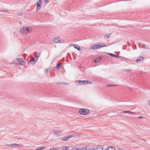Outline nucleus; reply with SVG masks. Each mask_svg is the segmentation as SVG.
I'll list each match as a JSON object with an SVG mask.
<instances>
[{"instance_id": "obj_29", "label": "nucleus", "mask_w": 150, "mask_h": 150, "mask_svg": "<svg viewBox=\"0 0 150 150\" xmlns=\"http://www.w3.org/2000/svg\"><path fill=\"white\" fill-rule=\"evenodd\" d=\"M63 141H66L67 140V138L66 137H64L62 139Z\"/></svg>"}, {"instance_id": "obj_24", "label": "nucleus", "mask_w": 150, "mask_h": 150, "mask_svg": "<svg viewBox=\"0 0 150 150\" xmlns=\"http://www.w3.org/2000/svg\"><path fill=\"white\" fill-rule=\"evenodd\" d=\"M115 86H116V85H115V84H110V85L108 84V85H107V86H110V87H114Z\"/></svg>"}, {"instance_id": "obj_20", "label": "nucleus", "mask_w": 150, "mask_h": 150, "mask_svg": "<svg viewBox=\"0 0 150 150\" xmlns=\"http://www.w3.org/2000/svg\"><path fill=\"white\" fill-rule=\"evenodd\" d=\"M143 47L144 48H146L147 49H149L150 48L149 47L147 46H146V45L143 44Z\"/></svg>"}, {"instance_id": "obj_33", "label": "nucleus", "mask_w": 150, "mask_h": 150, "mask_svg": "<svg viewBox=\"0 0 150 150\" xmlns=\"http://www.w3.org/2000/svg\"><path fill=\"white\" fill-rule=\"evenodd\" d=\"M148 105L150 107V99L148 101Z\"/></svg>"}, {"instance_id": "obj_11", "label": "nucleus", "mask_w": 150, "mask_h": 150, "mask_svg": "<svg viewBox=\"0 0 150 150\" xmlns=\"http://www.w3.org/2000/svg\"><path fill=\"white\" fill-rule=\"evenodd\" d=\"M40 54V53H39V54L38 56H37L35 58H34L33 59H32V60H33V62H36V61L38 60V59H39V57Z\"/></svg>"}, {"instance_id": "obj_19", "label": "nucleus", "mask_w": 150, "mask_h": 150, "mask_svg": "<svg viewBox=\"0 0 150 150\" xmlns=\"http://www.w3.org/2000/svg\"><path fill=\"white\" fill-rule=\"evenodd\" d=\"M61 150H69L68 148L66 146L63 147Z\"/></svg>"}, {"instance_id": "obj_42", "label": "nucleus", "mask_w": 150, "mask_h": 150, "mask_svg": "<svg viewBox=\"0 0 150 150\" xmlns=\"http://www.w3.org/2000/svg\"><path fill=\"white\" fill-rule=\"evenodd\" d=\"M49 0H45L44 1L45 2H47Z\"/></svg>"}, {"instance_id": "obj_18", "label": "nucleus", "mask_w": 150, "mask_h": 150, "mask_svg": "<svg viewBox=\"0 0 150 150\" xmlns=\"http://www.w3.org/2000/svg\"><path fill=\"white\" fill-rule=\"evenodd\" d=\"M102 59L101 57H98L97 59H96L95 60L94 62L95 63H96L100 61Z\"/></svg>"}, {"instance_id": "obj_1", "label": "nucleus", "mask_w": 150, "mask_h": 150, "mask_svg": "<svg viewBox=\"0 0 150 150\" xmlns=\"http://www.w3.org/2000/svg\"><path fill=\"white\" fill-rule=\"evenodd\" d=\"M32 30L31 28L23 27L20 29V32L23 35H26Z\"/></svg>"}, {"instance_id": "obj_39", "label": "nucleus", "mask_w": 150, "mask_h": 150, "mask_svg": "<svg viewBox=\"0 0 150 150\" xmlns=\"http://www.w3.org/2000/svg\"><path fill=\"white\" fill-rule=\"evenodd\" d=\"M18 15L19 16H21L22 15V13H18Z\"/></svg>"}, {"instance_id": "obj_43", "label": "nucleus", "mask_w": 150, "mask_h": 150, "mask_svg": "<svg viewBox=\"0 0 150 150\" xmlns=\"http://www.w3.org/2000/svg\"><path fill=\"white\" fill-rule=\"evenodd\" d=\"M20 65H23V64L22 63H19L18 64Z\"/></svg>"}, {"instance_id": "obj_2", "label": "nucleus", "mask_w": 150, "mask_h": 150, "mask_svg": "<svg viewBox=\"0 0 150 150\" xmlns=\"http://www.w3.org/2000/svg\"><path fill=\"white\" fill-rule=\"evenodd\" d=\"M79 112L80 114L86 115L89 113V111L87 109H80L79 111Z\"/></svg>"}, {"instance_id": "obj_32", "label": "nucleus", "mask_w": 150, "mask_h": 150, "mask_svg": "<svg viewBox=\"0 0 150 150\" xmlns=\"http://www.w3.org/2000/svg\"><path fill=\"white\" fill-rule=\"evenodd\" d=\"M61 65V64H58L57 66V67H56L57 68H59V67Z\"/></svg>"}, {"instance_id": "obj_4", "label": "nucleus", "mask_w": 150, "mask_h": 150, "mask_svg": "<svg viewBox=\"0 0 150 150\" xmlns=\"http://www.w3.org/2000/svg\"><path fill=\"white\" fill-rule=\"evenodd\" d=\"M42 1L43 0H39L37 2V9H36V11H38V9L40 8L42 4Z\"/></svg>"}, {"instance_id": "obj_40", "label": "nucleus", "mask_w": 150, "mask_h": 150, "mask_svg": "<svg viewBox=\"0 0 150 150\" xmlns=\"http://www.w3.org/2000/svg\"><path fill=\"white\" fill-rule=\"evenodd\" d=\"M50 150H57V149H55V148H53L50 149Z\"/></svg>"}, {"instance_id": "obj_36", "label": "nucleus", "mask_w": 150, "mask_h": 150, "mask_svg": "<svg viewBox=\"0 0 150 150\" xmlns=\"http://www.w3.org/2000/svg\"><path fill=\"white\" fill-rule=\"evenodd\" d=\"M101 45V46H102V47H104L105 46V44L103 43H100Z\"/></svg>"}, {"instance_id": "obj_28", "label": "nucleus", "mask_w": 150, "mask_h": 150, "mask_svg": "<svg viewBox=\"0 0 150 150\" xmlns=\"http://www.w3.org/2000/svg\"><path fill=\"white\" fill-rule=\"evenodd\" d=\"M29 63L30 64H32L34 62H33V60H32V59L29 61Z\"/></svg>"}, {"instance_id": "obj_5", "label": "nucleus", "mask_w": 150, "mask_h": 150, "mask_svg": "<svg viewBox=\"0 0 150 150\" xmlns=\"http://www.w3.org/2000/svg\"><path fill=\"white\" fill-rule=\"evenodd\" d=\"M97 44L98 43H96L94 44H93V45H91L90 47V49H97Z\"/></svg>"}, {"instance_id": "obj_12", "label": "nucleus", "mask_w": 150, "mask_h": 150, "mask_svg": "<svg viewBox=\"0 0 150 150\" xmlns=\"http://www.w3.org/2000/svg\"><path fill=\"white\" fill-rule=\"evenodd\" d=\"M107 54L108 55H110L111 56H113L114 57H116L117 58H119V55H116L114 54H112V53H107Z\"/></svg>"}, {"instance_id": "obj_8", "label": "nucleus", "mask_w": 150, "mask_h": 150, "mask_svg": "<svg viewBox=\"0 0 150 150\" xmlns=\"http://www.w3.org/2000/svg\"><path fill=\"white\" fill-rule=\"evenodd\" d=\"M92 83V82L88 81H83V85H86L87 84H91Z\"/></svg>"}, {"instance_id": "obj_7", "label": "nucleus", "mask_w": 150, "mask_h": 150, "mask_svg": "<svg viewBox=\"0 0 150 150\" xmlns=\"http://www.w3.org/2000/svg\"><path fill=\"white\" fill-rule=\"evenodd\" d=\"M143 60H144V58L142 56L140 57H138L137 58V60H136V62H142L143 61Z\"/></svg>"}, {"instance_id": "obj_25", "label": "nucleus", "mask_w": 150, "mask_h": 150, "mask_svg": "<svg viewBox=\"0 0 150 150\" xmlns=\"http://www.w3.org/2000/svg\"><path fill=\"white\" fill-rule=\"evenodd\" d=\"M97 49L100 48L101 47H102V46H101V45L100 44V45H98L97 44Z\"/></svg>"}, {"instance_id": "obj_45", "label": "nucleus", "mask_w": 150, "mask_h": 150, "mask_svg": "<svg viewBox=\"0 0 150 150\" xmlns=\"http://www.w3.org/2000/svg\"><path fill=\"white\" fill-rule=\"evenodd\" d=\"M58 83V84H61L60 82H59Z\"/></svg>"}, {"instance_id": "obj_44", "label": "nucleus", "mask_w": 150, "mask_h": 150, "mask_svg": "<svg viewBox=\"0 0 150 150\" xmlns=\"http://www.w3.org/2000/svg\"><path fill=\"white\" fill-rule=\"evenodd\" d=\"M114 43V42H113V43H111L109 45H111L112 44H113Z\"/></svg>"}, {"instance_id": "obj_13", "label": "nucleus", "mask_w": 150, "mask_h": 150, "mask_svg": "<svg viewBox=\"0 0 150 150\" xmlns=\"http://www.w3.org/2000/svg\"><path fill=\"white\" fill-rule=\"evenodd\" d=\"M111 34V33H107L104 35V37L105 39L108 38Z\"/></svg>"}, {"instance_id": "obj_46", "label": "nucleus", "mask_w": 150, "mask_h": 150, "mask_svg": "<svg viewBox=\"0 0 150 150\" xmlns=\"http://www.w3.org/2000/svg\"><path fill=\"white\" fill-rule=\"evenodd\" d=\"M129 89L130 91H132V90L131 89Z\"/></svg>"}, {"instance_id": "obj_38", "label": "nucleus", "mask_w": 150, "mask_h": 150, "mask_svg": "<svg viewBox=\"0 0 150 150\" xmlns=\"http://www.w3.org/2000/svg\"><path fill=\"white\" fill-rule=\"evenodd\" d=\"M138 118H139V119H143V117H138Z\"/></svg>"}, {"instance_id": "obj_27", "label": "nucleus", "mask_w": 150, "mask_h": 150, "mask_svg": "<svg viewBox=\"0 0 150 150\" xmlns=\"http://www.w3.org/2000/svg\"><path fill=\"white\" fill-rule=\"evenodd\" d=\"M2 11L4 12H8V10L7 9H3V10H1L0 11Z\"/></svg>"}, {"instance_id": "obj_14", "label": "nucleus", "mask_w": 150, "mask_h": 150, "mask_svg": "<svg viewBox=\"0 0 150 150\" xmlns=\"http://www.w3.org/2000/svg\"><path fill=\"white\" fill-rule=\"evenodd\" d=\"M54 134H60L62 133V132H59L57 130H54L53 131V132Z\"/></svg>"}, {"instance_id": "obj_35", "label": "nucleus", "mask_w": 150, "mask_h": 150, "mask_svg": "<svg viewBox=\"0 0 150 150\" xmlns=\"http://www.w3.org/2000/svg\"><path fill=\"white\" fill-rule=\"evenodd\" d=\"M44 71L46 74L48 72V71L47 69H45Z\"/></svg>"}, {"instance_id": "obj_31", "label": "nucleus", "mask_w": 150, "mask_h": 150, "mask_svg": "<svg viewBox=\"0 0 150 150\" xmlns=\"http://www.w3.org/2000/svg\"><path fill=\"white\" fill-rule=\"evenodd\" d=\"M38 53L36 52H35L34 53V56L36 57L37 56Z\"/></svg>"}, {"instance_id": "obj_21", "label": "nucleus", "mask_w": 150, "mask_h": 150, "mask_svg": "<svg viewBox=\"0 0 150 150\" xmlns=\"http://www.w3.org/2000/svg\"><path fill=\"white\" fill-rule=\"evenodd\" d=\"M73 134H72V135H70V136H68V137H67V140L70 139L71 138V137H73Z\"/></svg>"}, {"instance_id": "obj_17", "label": "nucleus", "mask_w": 150, "mask_h": 150, "mask_svg": "<svg viewBox=\"0 0 150 150\" xmlns=\"http://www.w3.org/2000/svg\"><path fill=\"white\" fill-rule=\"evenodd\" d=\"M73 46H74V47L75 49H77L78 50H80V48L77 45H76V44H74L73 45Z\"/></svg>"}, {"instance_id": "obj_22", "label": "nucleus", "mask_w": 150, "mask_h": 150, "mask_svg": "<svg viewBox=\"0 0 150 150\" xmlns=\"http://www.w3.org/2000/svg\"><path fill=\"white\" fill-rule=\"evenodd\" d=\"M19 145L17 144H13L12 145H11L10 146H12V147H14L15 146H18Z\"/></svg>"}, {"instance_id": "obj_37", "label": "nucleus", "mask_w": 150, "mask_h": 150, "mask_svg": "<svg viewBox=\"0 0 150 150\" xmlns=\"http://www.w3.org/2000/svg\"><path fill=\"white\" fill-rule=\"evenodd\" d=\"M41 149H44L45 148V147L44 146H40Z\"/></svg>"}, {"instance_id": "obj_16", "label": "nucleus", "mask_w": 150, "mask_h": 150, "mask_svg": "<svg viewBox=\"0 0 150 150\" xmlns=\"http://www.w3.org/2000/svg\"><path fill=\"white\" fill-rule=\"evenodd\" d=\"M106 150H115V149L113 147L108 146L106 148Z\"/></svg>"}, {"instance_id": "obj_3", "label": "nucleus", "mask_w": 150, "mask_h": 150, "mask_svg": "<svg viewBox=\"0 0 150 150\" xmlns=\"http://www.w3.org/2000/svg\"><path fill=\"white\" fill-rule=\"evenodd\" d=\"M59 38H54L52 39V41L54 43H63L64 41L62 40L59 39Z\"/></svg>"}, {"instance_id": "obj_6", "label": "nucleus", "mask_w": 150, "mask_h": 150, "mask_svg": "<svg viewBox=\"0 0 150 150\" xmlns=\"http://www.w3.org/2000/svg\"><path fill=\"white\" fill-rule=\"evenodd\" d=\"M75 83L77 85H83V81H75Z\"/></svg>"}, {"instance_id": "obj_41", "label": "nucleus", "mask_w": 150, "mask_h": 150, "mask_svg": "<svg viewBox=\"0 0 150 150\" xmlns=\"http://www.w3.org/2000/svg\"><path fill=\"white\" fill-rule=\"evenodd\" d=\"M61 84H64V85L65 84V82H63Z\"/></svg>"}, {"instance_id": "obj_30", "label": "nucleus", "mask_w": 150, "mask_h": 150, "mask_svg": "<svg viewBox=\"0 0 150 150\" xmlns=\"http://www.w3.org/2000/svg\"><path fill=\"white\" fill-rule=\"evenodd\" d=\"M124 70L125 71H131V69H124Z\"/></svg>"}, {"instance_id": "obj_26", "label": "nucleus", "mask_w": 150, "mask_h": 150, "mask_svg": "<svg viewBox=\"0 0 150 150\" xmlns=\"http://www.w3.org/2000/svg\"><path fill=\"white\" fill-rule=\"evenodd\" d=\"M80 150H87V149L86 147L83 148H82Z\"/></svg>"}, {"instance_id": "obj_34", "label": "nucleus", "mask_w": 150, "mask_h": 150, "mask_svg": "<svg viewBox=\"0 0 150 150\" xmlns=\"http://www.w3.org/2000/svg\"><path fill=\"white\" fill-rule=\"evenodd\" d=\"M41 149L40 146L38 147L37 149H35V150H40Z\"/></svg>"}, {"instance_id": "obj_15", "label": "nucleus", "mask_w": 150, "mask_h": 150, "mask_svg": "<svg viewBox=\"0 0 150 150\" xmlns=\"http://www.w3.org/2000/svg\"><path fill=\"white\" fill-rule=\"evenodd\" d=\"M122 112H123L124 113H127L128 114H135V112H131L130 111H124Z\"/></svg>"}, {"instance_id": "obj_9", "label": "nucleus", "mask_w": 150, "mask_h": 150, "mask_svg": "<svg viewBox=\"0 0 150 150\" xmlns=\"http://www.w3.org/2000/svg\"><path fill=\"white\" fill-rule=\"evenodd\" d=\"M16 60H18L19 62H22L23 63L25 62L23 61L24 60L22 58L16 59L14 60V62H17Z\"/></svg>"}, {"instance_id": "obj_10", "label": "nucleus", "mask_w": 150, "mask_h": 150, "mask_svg": "<svg viewBox=\"0 0 150 150\" xmlns=\"http://www.w3.org/2000/svg\"><path fill=\"white\" fill-rule=\"evenodd\" d=\"M93 150H103V149L102 147L98 146L94 148Z\"/></svg>"}, {"instance_id": "obj_23", "label": "nucleus", "mask_w": 150, "mask_h": 150, "mask_svg": "<svg viewBox=\"0 0 150 150\" xmlns=\"http://www.w3.org/2000/svg\"><path fill=\"white\" fill-rule=\"evenodd\" d=\"M71 150H80L78 147H74L72 148Z\"/></svg>"}]
</instances>
